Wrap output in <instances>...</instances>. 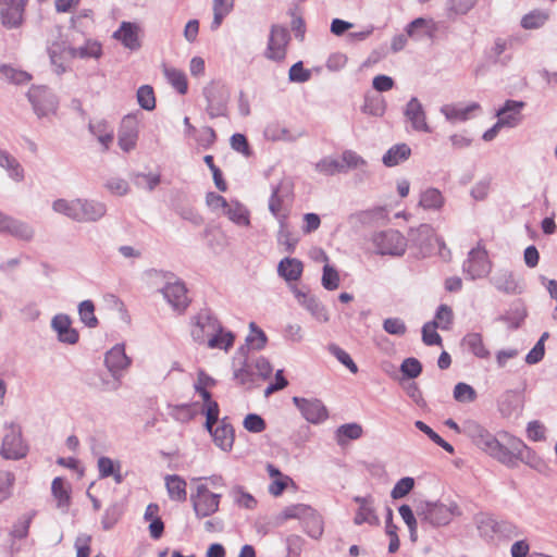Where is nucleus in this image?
<instances>
[{
	"label": "nucleus",
	"mask_w": 557,
	"mask_h": 557,
	"mask_svg": "<svg viewBox=\"0 0 557 557\" xmlns=\"http://www.w3.org/2000/svg\"><path fill=\"white\" fill-rule=\"evenodd\" d=\"M52 210L78 223H95L107 214V205L88 198H59L52 202Z\"/></svg>",
	"instance_id": "f257e3e1"
},
{
	"label": "nucleus",
	"mask_w": 557,
	"mask_h": 557,
	"mask_svg": "<svg viewBox=\"0 0 557 557\" xmlns=\"http://www.w3.org/2000/svg\"><path fill=\"white\" fill-rule=\"evenodd\" d=\"M74 40L69 35L62 33L60 25H54L48 30L46 40V51L50 60L52 71L57 75H62L70 71Z\"/></svg>",
	"instance_id": "f03ea898"
},
{
	"label": "nucleus",
	"mask_w": 557,
	"mask_h": 557,
	"mask_svg": "<svg viewBox=\"0 0 557 557\" xmlns=\"http://www.w3.org/2000/svg\"><path fill=\"white\" fill-rule=\"evenodd\" d=\"M463 434L481 450L488 454L498 461H508L505 447L481 423L468 419L463 421Z\"/></svg>",
	"instance_id": "7ed1b4c3"
},
{
	"label": "nucleus",
	"mask_w": 557,
	"mask_h": 557,
	"mask_svg": "<svg viewBox=\"0 0 557 557\" xmlns=\"http://www.w3.org/2000/svg\"><path fill=\"white\" fill-rule=\"evenodd\" d=\"M149 275L156 280L164 282L160 292L172 309L180 313L185 311L189 305L185 283L171 272L151 270Z\"/></svg>",
	"instance_id": "20e7f679"
},
{
	"label": "nucleus",
	"mask_w": 557,
	"mask_h": 557,
	"mask_svg": "<svg viewBox=\"0 0 557 557\" xmlns=\"http://www.w3.org/2000/svg\"><path fill=\"white\" fill-rule=\"evenodd\" d=\"M418 518L433 527L448 524L454 516L459 515V508L455 503L448 505L438 502H419L416 506Z\"/></svg>",
	"instance_id": "39448f33"
},
{
	"label": "nucleus",
	"mask_w": 557,
	"mask_h": 557,
	"mask_svg": "<svg viewBox=\"0 0 557 557\" xmlns=\"http://www.w3.org/2000/svg\"><path fill=\"white\" fill-rule=\"evenodd\" d=\"M222 495L209 490L208 484L200 483L190 495L193 509L198 519L207 518L219 511Z\"/></svg>",
	"instance_id": "423d86ee"
},
{
	"label": "nucleus",
	"mask_w": 557,
	"mask_h": 557,
	"mask_svg": "<svg viewBox=\"0 0 557 557\" xmlns=\"http://www.w3.org/2000/svg\"><path fill=\"white\" fill-rule=\"evenodd\" d=\"M509 448L505 447V453L508 455V461H500L508 467H516L517 461H521L527 466L541 471L544 467L543 460L536 455V453L527 446L520 438L511 437L509 440Z\"/></svg>",
	"instance_id": "0eeeda50"
},
{
	"label": "nucleus",
	"mask_w": 557,
	"mask_h": 557,
	"mask_svg": "<svg viewBox=\"0 0 557 557\" xmlns=\"http://www.w3.org/2000/svg\"><path fill=\"white\" fill-rule=\"evenodd\" d=\"M491 270L492 262L488 259L487 251L480 244L469 251L462 263V272L471 281L487 276Z\"/></svg>",
	"instance_id": "6e6552de"
},
{
	"label": "nucleus",
	"mask_w": 557,
	"mask_h": 557,
	"mask_svg": "<svg viewBox=\"0 0 557 557\" xmlns=\"http://www.w3.org/2000/svg\"><path fill=\"white\" fill-rule=\"evenodd\" d=\"M372 243L379 255L403 256L407 247L406 238L396 230L374 233Z\"/></svg>",
	"instance_id": "1a4fd4ad"
},
{
	"label": "nucleus",
	"mask_w": 557,
	"mask_h": 557,
	"mask_svg": "<svg viewBox=\"0 0 557 557\" xmlns=\"http://www.w3.org/2000/svg\"><path fill=\"white\" fill-rule=\"evenodd\" d=\"M290 40L289 32L281 25H272L264 50V57L274 62H282L287 54V46Z\"/></svg>",
	"instance_id": "9d476101"
},
{
	"label": "nucleus",
	"mask_w": 557,
	"mask_h": 557,
	"mask_svg": "<svg viewBox=\"0 0 557 557\" xmlns=\"http://www.w3.org/2000/svg\"><path fill=\"white\" fill-rule=\"evenodd\" d=\"M27 98L38 117L48 116L54 113L58 108L57 96L42 85L32 86L27 92Z\"/></svg>",
	"instance_id": "9b49d317"
},
{
	"label": "nucleus",
	"mask_w": 557,
	"mask_h": 557,
	"mask_svg": "<svg viewBox=\"0 0 557 557\" xmlns=\"http://www.w3.org/2000/svg\"><path fill=\"white\" fill-rule=\"evenodd\" d=\"M220 324L219 320L210 310H201L193 318L190 330L193 339L199 344L206 343L209 345V339L214 332L220 330Z\"/></svg>",
	"instance_id": "f8f14e48"
},
{
	"label": "nucleus",
	"mask_w": 557,
	"mask_h": 557,
	"mask_svg": "<svg viewBox=\"0 0 557 557\" xmlns=\"http://www.w3.org/2000/svg\"><path fill=\"white\" fill-rule=\"evenodd\" d=\"M28 446L24 443L21 429L10 424L5 429L0 455L8 460L22 459L27 455Z\"/></svg>",
	"instance_id": "ddd939ff"
},
{
	"label": "nucleus",
	"mask_w": 557,
	"mask_h": 557,
	"mask_svg": "<svg viewBox=\"0 0 557 557\" xmlns=\"http://www.w3.org/2000/svg\"><path fill=\"white\" fill-rule=\"evenodd\" d=\"M409 238L423 253H432L435 248L440 251L445 248L444 240L435 234L430 224H421L417 228H411Z\"/></svg>",
	"instance_id": "4468645a"
},
{
	"label": "nucleus",
	"mask_w": 557,
	"mask_h": 557,
	"mask_svg": "<svg viewBox=\"0 0 557 557\" xmlns=\"http://www.w3.org/2000/svg\"><path fill=\"white\" fill-rule=\"evenodd\" d=\"M293 403L302 417L312 424H320L329 417L327 409L320 399L295 396Z\"/></svg>",
	"instance_id": "2eb2a0df"
},
{
	"label": "nucleus",
	"mask_w": 557,
	"mask_h": 557,
	"mask_svg": "<svg viewBox=\"0 0 557 557\" xmlns=\"http://www.w3.org/2000/svg\"><path fill=\"white\" fill-rule=\"evenodd\" d=\"M406 122L410 125L411 131L417 133L430 134L432 127L430 126L426 112L417 97H412L404 109Z\"/></svg>",
	"instance_id": "dca6fc26"
},
{
	"label": "nucleus",
	"mask_w": 557,
	"mask_h": 557,
	"mask_svg": "<svg viewBox=\"0 0 557 557\" xmlns=\"http://www.w3.org/2000/svg\"><path fill=\"white\" fill-rule=\"evenodd\" d=\"M257 372L247 357L246 347H239L234 358V376L239 384L250 388L257 384Z\"/></svg>",
	"instance_id": "f3484780"
},
{
	"label": "nucleus",
	"mask_w": 557,
	"mask_h": 557,
	"mask_svg": "<svg viewBox=\"0 0 557 557\" xmlns=\"http://www.w3.org/2000/svg\"><path fill=\"white\" fill-rule=\"evenodd\" d=\"M292 290L298 304L304 307L315 321L320 323L329 322L330 314L327 309L314 295L297 287H293Z\"/></svg>",
	"instance_id": "a211bd4d"
},
{
	"label": "nucleus",
	"mask_w": 557,
	"mask_h": 557,
	"mask_svg": "<svg viewBox=\"0 0 557 557\" xmlns=\"http://www.w3.org/2000/svg\"><path fill=\"white\" fill-rule=\"evenodd\" d=\"M0 233L22 240H30L34 237V230L29 224L2 211H0Z\"/></svg>",
	"instance_id": "6ab92c4d"
},
{
	"label": "nucleus",
	"mask_w": 557,
	"mask_h": 557,
	"mask_svg": "<svg viewBox=\"0 0 557 557\" xmlns=\"http://www.w3.org/2000/svg\"><path fill=\"white\" fill-rule=\"evenodd\" d=\"M26 0H2L0 2V17L4 27L17 28L23 23Z\"/></svg>",
	"instance_id": "aec40b11"
},
{
	"label": "nucleus",
	"mask_w": 557,
	"mask_h": 557,
	"mask_svg": "<svg viewBox=\"0 0 557 557\" xmlns=\"http://www.w3.org/2000/svg\"><path fill=\"white\" fill-rule=\"evenodd\" d=\"M104 363L113 377H122L124 371L131 366L132 360L125 354L123 344L114 345L104 357Z\"/></svg>",
	"instance_id": "412c9836"
},
{
	"label": "nucleus",
	"mask_w": 557,
	"mask_h": 557,
	"mask_svg": "<svg viewBox=\"0 0 557 557\" xmlns=\"http://www.w3.org/2000/svg\"><path fill=\"white\" fill-rule=\"evenodd\" d=\"M139 128L138 122L134 116H125L120 125L117 133L119 147L124 152H129L135 149L138 140Z\"/></svg>",
	"instance_id": "4be33fe9"
},
{
	"label": "nucleus",
	"mask_w": 557,
	"mask_h": 557,
	"mask_svg": "<svg viewBox=\"0 0 557 557\" xmlns=\"http://www.w3.org/2000/svg\"><path fill=\"white\" fill-rule=\"evenodd\" d=\"M140 34L141 27L137 23L122 22L113 37L131 51H137L141 47Z\"/></svg>",
	"instance_id": "5701e85b"
},
{
	"label": "nucleus",
	"mask_w": 557,
	"mask_h": 557,
	"mask_svg": "<svg viewBox=\"0 0 557 557\" xmlns=\"http://www.w3.org/2000/svg\"><path fill=\"white\" fill-rule=\"evenodd\" d=\"M478 102H471L467 106L461 103H447L440 108V112L450 123L466 122L473 116V113L480 111Z\"/></svg>",
	"instance_id": "b1692460"
},
{
	"label": "nucleus",
	"mask_w": 557,
	"mask_h": 557,
	"mask_svg": "<svg viewBox=\"0 0 557 557\" xmlns=\"http://www.w3.org/2000/svg\"><path fill=\"white\" fill-rule=\"evenodd\" d=\"M203 95L207 100V112L210 117L224 116L226 113L227 97L223 90L218 86L211 85L203 89Z\"/></svg>",
	"instance_id": "393cba45"
},
{
	"label": "nucleus",
	"mask_w": 557,
	"mask_h": 557,
	"mask_svg": "<svg viewBox=\"0 0 557 557\" xmlns=\"http://www.w3.org/2000/svg\"><path fill=\"white\" fill-rule=\"evenodd\" d=\"M354 502L358 504V509L354 518V523L356 525H361L363 523L375 527L380 525V519L375 512L374 502L371 496H355Z\"/></svg>",
	"instance_id": "a878e982"
},
{
	"label": "nucleus",
	"mask_w": 557,
	"mask_h": 557,
	"mask_svg": "<svg viewBox=\"0 0 557 557\" xmlns=\"http://www.w3.org/2000/svg\"><path fill=\"white\" fill-rule=\"evenodd\" d=\"M523 108V101L507 100L504 106L496 111V116L505 127L512 128L521 123V111Z\"/></svg>",
	"instance_id": "bb28decb"
},
{
	"label": "nucleus",
	"mask_w": 557,
	"mask_h": 557,
	"mask_svg": "<svg viewBox=\"0 0 557 557\" xmlns=\"http://www.w3.org/2000/svg\"><path fill=\"white\" fill-rule=\"evenodd\" d=\"M72 322L67 314H55L51 320V327L58 334L61 343L74 345L78 341V333L71 326Z\"/></svg>",
	"instance_id": "cd10ccee"
},
{
	"label": "nucleus",
	"mask_w": 557,
	"mask_h": 557,
	"mask_svg": "<svg viewBox=\"0 0 557 557\" xmlns=\"http://www.w3.org/2000/svg\"><path fill=\"white\" fill-rule=\"evenodd\" d=\"M210 434L214 444L219 448H221L223 451L232 450L235 434L234 429L226 417L221 419L220 424H218Z\"/></svg>",
	"instance_id": "c85d7f7f"
},
{
	"label": "nucleus",
	"mask_w": 557,
	"mask_h": 557,
	"mask_svg": "<svg viewBox=\"0 0 557 557\" xmlns=\"http://www.w3.org/2000/svg\"><path fill=\"white\" fill-rule=\"evenodd\" d=\"M493 286L502 293L513 295L520 293L519 284L511 271L507 269L497 270L490 278Z\"/></svg>",
	"instance_id": "c756f323"
},
{
	"label": "nucleus",
	"mask_w": 557,
	"mask_h": 557,
	"mask_svg": "<svg viewBox=\"0 0 557 557\" xmlns=\"http://www.w3.org/2000/svg\"><path fill=\"white\" fill-rule=\"evenodd\" d=\"M443 193L435 187H426L420 191L418 206L425 211L438 212L445 206Z\"/></svg>",
	"instance_id": "7c9ffc66"
},
{
	"label": "nucleus",
	"mask_w": 557,
	"mask_h": 557,
	"mask_svg": "<svg viewBox=\"0 0 557 557\" xmlns=\"http://www.w3.org/2000/svg\"><path fill=\"white\" fill-rule=\"evenodd\" d=\"M263 136L271 141H295L302 136L301 132H293L280 122L267 124Z\"/></svg>",
	"instance_id": "2f4dec72"
},
{
	"label": "nucleus",
	"mask_w": 557,
	"mask_h": 557,
	"mask_svg": "<svg viewBox=\"0 0 557 557\" xmlns=\"http://www.w3.org/2000/svg\"><path fill=\"white\" fill-rule=\"evenodd\" d=\"M497 407L500 414L505 418L519 414L522 409L519 393L511 389L504 392L497 400Z\"/></svg>",
	"instance_id": "473e14b6"
},
{
	"label": "nucleus",
	"mask_w": 557,
	"mask_h": 557,
	"mask_svg": "<svg viewBox=\"0 0 557 557\" xmlns=\"http://www.w3.org/2000/svg\"><path fill=\"white\" fill-rule=\"evenodd\" d=\"M405 32L409 38L419 41L433 37L435 25L432 20L418 17L406 26Z\"/></svg>",
	"instance_id": "72a5a7b5"
},
{
	"label": "nucleus",
	"mask_w": 557,
	"mask_h": 557,
	"mask_svg": "<svg viewBox=\"0 0 557 557\" xmlns=\"http://www.w3.org/2000/svg\"><path fill=\"white\" fill-rule=\"evenodd\" d=\"M0 168L7 171L8 176L16 182L21 183L25 178V171L18 160L12 156L9 151L0 148Z\"/></svg>",
	"instance_id": "f704fd0d"
},
{
	"label": "nucleus",
	"mask_w": 557,
	"mask_h": 557,
	"mask_svg": "<svg viewBox=\"0 0 557 557\" xmlns=\"http://www.w3.org/2000/svg\"><path fill=\"white\" fill-rule=\"evenodd\" d=\"M302 262L296 258L286 257L277 265V273L287 282L298 281L302 274Z\"/></svg>",
	"instance_id": "c9c22d12"
},
{
	"label": "nucleus",
	"mask_w": 557,
	"mask_h": 557,
	"mask_svg": "<svg viewBox=\"0 0 557 557\" xmlns=\"http://www.w3.org/2000/svg\"><path fill=\"white\" fill-rule=\"evenodd\" d=\"M165 487L170 499L185 502L187 498L186 481L177 474H168L164 478Z\"/></svg>",
	"instance_id": "e433bc0d"
},
{
	"label": "nucleus",
	"mask_w": 557,
	"mask_h": 557,
	"mask_svg": "<svg viewBox=\"0 0 557 557\" xmlns=\"http://www.w3.org/2000/svg\"><path fill=\"white\" fill-rule=\"evenodd\" d=\"M90 133L98 139L104 150H108L114 138V129L107 121L89 123Z\"/></svg>",
	"instance_id": "4c0bfd02"
},
{
	"label": "nucleus",
	"mask_w": 557,
	"mask_h": 557,
	"mask_svg": "<svg viewBox=\"0 0 557 557\" xmlns=\"http://www.w3.org/2000/svg\"><path fill=\"white\" fill-rule=\"evenodd\" d=\"M223 214L226 215L233 223H235L238 226L250 225L249 210L237 200L230 201Z\"/></svg>",
	"instance_id": "58836bf2"
},
{
	"label": "nucleus",
	"mask_w": 557,
	"mask_h": 557,
	"mask_svg": "<svg viewBox=\"0 0 557 557\" xmlns=\"http://www.w3.org/2000/svg\"><path fill=\"white\" fill-rule=\"evenodd\" d=\"M283 185L275 186L269 200V210L276 218L278 224H283L287 220L288 212L284 207V195L282 194Z\"/></svg>",
	"instance_id": "ea45409f"
},
{
	"label": "nucleus",
	"mask_w": 557,
	"mask_h": 557,
	"mask_svg": "<svg viewBox=\"0 0 557 557\" xmlns=\"http://www.w3.org/2000/svg\"><path fill=\"white\" fill-rule=\"evenodd\" d=\"M549 17L548 11L534 9L521 17L520 25L525 30L539 29L548 22Z\"/></svg>",
	"instance_id": "a19ab883"
},
{
	"label": "nucleus",
	"mask_w": 557,
	"mask_h": 557,
	"mask_svg": "<svg viewBox=\"0 0 557 557\" xmlns=\"http://www.w3.org/2000/svg\"><path fill=\"white\" fill-rule=\"evenodd\" d=\"M411 154V149L407 144H397L391 147L383 156L384 165L392 168L406 161Z\"/></svg>",
	"instance_id": "79ce46f5"
},
{
	"label": "nucleus",
	"mask_w": 557,
	"mask_h": 557,
	"mask_svg": "<svg viewBox=\"0 0 557 557\" xmlns=\"http://www.w3.org/2000/svg\"><path fill=\"white\" fill-rule=\"evenodd\" d=\"M311 508L312 507H310L309 505H306V504H293V505L286 506L277 515L276 521L278 523H284L287 520L296 519L302 523L306 516H308V513H311Z\"/></svg>",
	"instance_id": "37998d69"
},
{
	"label": "nucleus",
	"mask_w": 557,
	"mask_h": 557,
	"mask_svg": "<svg viewBox=\"0 0 557 557\" xmlns=\"http://www.w3.org/2000/svg\"><path fill=\"white\" fill-rule=\"evenodd\" d=\"M0 79L14 85H25L30 82L32 75L9 64H0Z\"/></svg>",
	"instance_id": "c03bdc74"
},
{
	"label": "nucleus",
	"mask_w": 557,
	"mask_h": 557,
	"mask_svg": "<svg viewBox=\"0 0 557 557\" xmlns=\"http://www.w3.org/2000/svg\"><path fill=\"white\" fill-rule=\"evenodd\" d=\"M51 493L57 499L58 508L66 511L70 505V486L62 478H55L51 484Z\"/></svg>",
	"instance_id": "a18cd8bd"
},
{
	"label": "nucleus",
	"mask_w": 557,
	"mask_h": 557,
	"mask_svg": "<svg viewBox=\"0 0 557 557\" xmlns=\"http://www.w3.org/2000/svg\"><path fill=\"white\" fill-rule=\"evenodd\" d=\"M497 522L498 520L487 513H480L475 517V524L480 536L488 541L493 540L497 534Z\"/></svg>",
	"instance_id": "49530a36"
},
{
	"label": "nucleus",
	"mask_w": 557,
	"mask_h": 557,
	"mask_svg": "<svg viewBox=\"0 0 557 557\" xmlns=\"http://www.w3.org/2000/svg\"><path fill=\"white\" fill-rule=\"evenodd\" d=\"M235 0H213V20L211 22V29L216 30L223 20L232 12Z\"/></svg>",
	"instance_id": "de8ad7c7"
},
{
	"label": "nucleus",
	"mask_w": 557,
	"mask_h": 557,
	"mask_svg": "<svg viewBox=\"0 0 557 557\" xmlns=\"http://www.w3.org/2000/svg\"><path fill=\"white\" fill-rule=\"evenodd\" d=\"M304 531L312 539L318 540L323 534V520L315 509L311 508V513L306 516L302 522Z\"/></svg>",
	"instance_id": "09e8293b"
},
{
	"label": "nucleus",
	"mask_w": 557,
	"mask_h": 557,
	"mask_svg": "<svg viewBox=\"0 0 557 557\" xmlns=\"http://www.w3.org/2000/svg\"><path fill=\"white\" fill-rule=\"evenodd\" d=\"M463 345L478 358L487 359L490 350L484 346L481 334L469 333L463 339Z\"/></svg>",
	"instance_id": "8fccbe9b"
},
{
	"label": "nucleus",
	"mask_w": 557,
	"mask_h": 557,
	"mask_svg": "<svg viewBox=\"0 0 557 557\" xmlns=\"http://www.w3.org/2000/svg\"><path fill=\"white\" fill-rule=\"evenodd\" d=\"M228 495L234 504L240 508L253 509L257 506L256 498L240 485L232 486Z\"/></svg>",
	"instance_id": "3c124183"
},
{
	"label": "nucleus",
	"mask_w": 557,
	"mask_h": 557,
	"mask_svg": "<svg viewBox=\"0 0 557 557\" xmlns=\"http://www.w3.org/2000/svg\"><path fill=\"white\" fill-rule=\"evenodd\" d=\"M314 169L318 173L325 176H333L335 174L344 173V166L341 163V159L327 156L319 160L314 164Z\"/></svg>",
	"instance_id": "603ef678"
},
{
	"label": "nucleus",
	"mask_w": 557,
	"mask_h": 557,
	"mask_svg": "<svg viewBox=\"0 0 557 557\" xmlns=\"http://www.w3.org/2000/svg\"><path fill=\"white\" fill-rule=\"evenodd\" d=\"M235 336L232 332L226 331L220 324V330L214 332L212 337L209 339L208 347L228 350L234 345Z\"/></svg>",
	"instance_id": "864d4df0"
},
{
	"label": "nucleus",
	"mask_w": 557,
	"mask_h": 557,
	"mask_svg": "<svg viewBox=\"0 0 557 557\" xmlns=\"http://www.w3.org/2000/svg\"><path fill=\"white\" fill-rule=\"evenodd\" d=\"M101 55V46L95 40H86L81 47H73L72 60L74 59H98Z\"/></svg>",
	"instance_id": "5fc2aeb1"
},
{
	"label": "nucleus",
	"mask_w": 557,
	"mask_h": 557,
	"mask_svg": "<svg viewBox=\"0 0 557 557\" xmlns=\"http://www.w3.org/2000/svg\"><path fill=\"white\" fill-rule=\"evenodd\" d=\"M249 334L246 337V349L252 348L256 350H261L264 348L268 342V337L265 333L257 326L255 322H250L249 324Z\"/></svg>",
	"instance_id": "6e6d98bb"
},
{
	"label": "nucleus",
	"mask_w": 557,
	"mask_h": 557,
	"mask_svg": "<svg viewBox=\"0 0 557 557\" xmlns=\"http://www.w3.org/2000/svg\"><path fill=\"white\" fill-rule=\"evenodd\" d=\"M215 385V381L203 371H199L198 376L194 383L195 392L205 401L213 400L209 389Z\"/></svg>",
	"instance_id": "4d7b16f0"
},
{
	"label": "nucleus",
	"mask_w": 557,
	"mask_h": 557,
	"mask_svg": "<svg viewBox=\"0 0 557 557\" xmlns=\"http://www.w3.org/2000/svg\"><path fill=\"white\" fill-rule=\"evenodd\" d=\"M202 412L206 414L205 428L209 433L220 424V408L215 400L205 401L202 405Z\"/></svg>",
	"instance_id": "13d9d810"
},
{
	"label": "nucleus",
	"mask_w": 557,
	"mask_h": 557,
	"mask_svg": "<svg viewBox=\"0 0 557 557\" xmlns=\"http://www.w3.org/2000/svg\"><path fill=\"white\" fill-rule=\"evenodd\" d=\"M164 75L172 87L181 95H185L187 92V79L184 72L174 67H165Z\"/></svg>",
	"instance_id": "bf43d9fd"
},
{
	"label": "nucleus",
	"mask_w": 557,
	"mask_h": 557,
	"mask_svg": "<svg viewBox=\"0 0 557 557\" xmlns=\"http://www.w3.org/2000/svg\"><path fill=\"white\" fill-rule=\"evenodd\" d=\"M476 3V0H446L447 16L467 14Z\"/></svg>",
	"instance_id": "052dcab7"
},
{
	"label": "nucleus",
	"mask_w": 557,
	"mask_h": 557,
	"mask_svg": "<svg viewBox=\"0 0 557 557\" xmlns=\"http://www.w3.org/2000/svg\"><path fill=\"white\" fill-rule=\"evenodd\" d=\"M507 48L508 42L506 39L498 37L494 40V44L490 50V58L493 60L494 63L506 65L509 62L510 57L504 55Z\"/></svg>",
	"instance_id": "680f3d73"
},
{
	"label": "nucleus",
	"mask_w": 557,
	"mask_h": 557,
	"mask_svg": "<svg viewBox=\"0 0 557 557\" xmlns=\"http://www.w3.org/2000/svg\"><path fill=\"white\" fill-rule=\"evenodd\" d=\"M81 321L88 327H96L98 319L95 315V305L91 300H84L78 305Z\"/></svg>",
	"instance_id": "e2e57ef3"
},
{
	"label": "nucleus",
	"mask_w": 557,
	"mask_h": 557,
	"mask_svg": "<svg viewBox=\"0 0 557 557\" xmlns=\"http://www.w3.org/2000/svg\"><path fill=\"white\" fill-rule=\"evenodd\" d=\"M341 163L344 166V173L349 170L362 169L367 165V161L352 150H345L341 157Z\"/></svg>",
	"instance_id": "0e129e2a"
},
{
	"label": "nucleus",
	"mask_w": 557,
	"mask_h": 557,
	"mask_svg": "<svg viewBox=\"0 0 557 557\" xmlns=\"http://www.w3.org/2000/svg\"><path fill=\"white\" fill-rule=\"evenodd\" d=\"M138 104L147 111H151L156 108V97L151 86L143 85L137 90Z\"/></svg>",
	"instance_id": "69168bd1"
},
{
	"label": "nucleus",
	"mask_w": 557,
	"mask_h": 557,
	"mask_svg": "<svg viewBox=\"0 0 557 557\" xmlns=\"http://www.w3.org/2000/svg\"><path fill=\"white\" fill-rule=\"evenodd\" d=\"M362 434V428L357 423H348L341 425L336 431L337 443L344 444V438L357 440Z\"/></svg>",
	"instance_id": "338daca9"
},
{
	"label": "nucleus",
	"mask_w": 557,
	"mask_h": 557,
	"mask_svg": "<svg viewBox=\"0 0 557 557\" xmlns=\"http://www.w3.org/2000/svg\"><path fill=\"white\" fill-rule=\"evenodd\" d=\"M453 310L447 305H441L435 313V318L432 323L436 324L441 330H449L453 323Z\"/></svg>",
	"instance_id": "774afa93"
}]
</instances>
